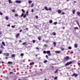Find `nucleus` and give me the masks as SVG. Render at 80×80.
Instances as JSON below:
<instances>
[{
  "instance_id": "f257e3e1",
  "label": "nucleus",
  "mask_w": 80,
  "mask_h": 80,
  "mask_svg": "<svg viewBox=\"0 0 80 80\" xmlns=\"http://www.w3.org/2000/svg\"><path fill=\"white\" fill-rule=\"evenodd\" d=\"M47 53L48 54L49 56H51L52 55V54L50 53V51H47Z\"/></svg>"
},
{
  "instance_id": "f03ea898",
  "label": "nucleus",
  "mask_w": 80,
  "mask_h": 80,
  "mask_svg": "<svg viewBox=\"0 0 80 80\" xmlns=\"http://www.w3.org/2000/svg\"><path fill=\"white\" fill-rule=\"evenodd\" d=\"M3 55H5V57H8L10 55V54L9 53H3Z\"/></svg>"
},
{
  "instance_id": "7ed1b4c3",
  "label": "nucleus",
  "mask_w": 80,
  "mask_h": 80,
  "mask_svg": "<svg viewBox=\"0 0 80 80\" xmlns=\"http://www.w3.org/2000/svg\"><path fill=\"white\" fill-rule=\"evenodd\" d=\"M15 2L17 3H22V1H21L16 0L15 1Z\"/></svg>"
},
{
  "instance_id": "20e7f679",
  "label": "nucleus",
  "mask_w": 80,
  "mask_h": 80,
  "mask_svg": "<svg viewBox=\"0 0 80 80\" xmlns=\"http://www.w3.org/2000/svg\"><path fill=\"white\" fill-rule=\"evenodd\" d=\"M78 76V74H76L75 73H73L72 75V77H77Z\"/></svg>"
},
{
  "instance_id": "39448f33",
  "label": "nucleus",
  "mask_w": 80,
  "mask_h": 80,
  "mask_svg": "<svg viewBox=\"0 0 80 80\" xmlns=\"http://www.w3.org/2000/svg\"><path fill=\"white\" fill-rule=\"evenodd\" d=\"M72 63V62H67L65 64V66H68V65H70V64H71Z\"/></svg>"
},
{
  "instance_id": "423d86ee",
  "label": "nucleus",
  "mask_w": 80,
  "mask_h": 80,
  "mask_svg": "<svg viewBox=\"0 0 80 80\" xmlns=\"http://www.w3.org/2000/svg\"><path fill=\"white\" fill-rule=\"evenodd\" d=\"M69 58V57L67 56L65 58L64 60H66V61H67L68 60V59Z\"/></svg>"
},
{
  "instance_id": "0eeeda50",
  "label": "nucleus",
  "mask_w": 80,
  "mask_h": 80,
  "mask_svg": "<svg viewBox=\"0 0 80 80\" xmlns=\"http://www.w3.org/2000/svg\"><path fill=\"white\" fill-rule=\"evenodd\" d=\"M55 53H60V51H57L55 52Z\"/></svg>"
},
{
  "instance_id": "6e6552de",
  "label": "nucleus",
  "mask_w": 80,
  "mask_h": 80,
  "mask_svg": "<svg viewBox=\"0 0 80 80\" xmlns=\"http://www.w3.org/2000/svg\"><path fill=\"white\" fill-rule=\"evenodd\" d=\"M74 47H75V48H77V47H78V45H77V44H75L74 45Z\"/></svg>"
},
{
  "instance_id": "1a4fd4ad",
  "label": "nucleus",
  "mask_w": 80,
  "mask_h": 80,
  "mask_svg": "<svg viewBox=\"0 0 80 80\" xmlns=\"http://www.w3.org/2000/svg\"><path fill=\"white\" fill-rule=\"evenodd\" d=\"M58 13H62V10H58Z\"/></svg>"
},
{
  "instance_id": "9d476101",
  "label": "nucleus",
  "mask_w": 80,
  "mask_h": 80,
  "mask_svg": "<svg viewBox=\"0 0 80 80\" xmlns=\"http://www.w3.org/2000/svg\"><path fill=\"white\" fill-rule=\"evenodd\" d=\"M20 36V34L18 33L16 34V38H18V37Z\"/></svg>"
},
{
  "instance_id": "9b49d317",
  "label": "nucleus",
  "mask_w": 80,
  "mask_h": 80,
  "mask_svg": "<svg viewBox=\"0 0 80 80\" xmlns=\"http://www.w3.org/2000/svg\"><path fill=\"white\" fill-rule=\"evenodd\" d=\"M77 15L78 16H80V12H77Z\"/></svg>"
},
{
  "instance_id": "f8f14e48",
  "label": "nucleus",
  "mask_w": 80,
  "mask_h": 80,
  "mask_svg": "<svg viewBox=\"0 0 80 80\" xmlns=\"http://www.w3.org/2000/svg\"><path fill=\"white\" fill-rule=\"evenodd\" d=\"M28 2L29 4H31V3H32V1H31V0H29L28 1Z\"/></svg>"
},
{
  "instance_id": "ddd939ff",
  "label": "nucleus",
  "mask_w": 80,
  "mask_h": 80,
  "mask_svg": "<svg viewBox=\"0 0 80 80\" xmlns=\"http://www.w3.org/2000/svg\"><path fill=\"white\" fill-rule=\"evenodd\" d=\"M44 9L46 10H47V11H48V8L47 7H44Z\"/></svg>"
},
{
  "instance_id": "4468645a",
  "label": "nucleus",
  "mask_w": 80,
  "mask_h": 80,
  "mask_svg": "<svg viewBox=\"0 0 80 80\" xmlns=\"http://www.w3.org/2000/svg\"><path fill=\"white\" fill-rule=\"evenodd\" d=\"M34 63L35 62H30L29 65H33Z\"/></svg>"
},
{
  "instance_id": "2eb2a0df",
  "label": "nucleus",
  "mask_w": 80,
  "mask_h": 80,
  "mask_svg": "<svg viewBox=\"0 0 80 80\" xmlns=\"http://www.w3.org/2000/svg\"><path fill=\"white\" fill-rule=\"evenodd\" d=\"M58 69H57L55 72V73H58Z\"/></svg>"
},
{
  "instance_id": "dca6fc26",
  "label": "nucleus",
  "mask_w": 80,
  "mask_h": 80,
  "mask_svg": "<svg viewBox=\"0 0 80 80\" xmlns=\"http://www.w3.org/2000/svg\"><path fill=\"white\" fill-rule=\"evenodd\" d=\"M12 63H13V62L10 61H9L8 62V64H12Z\"/></svg>"
},
{
  "instance_id": "f3484780",
  "label": "nucleus",
  "mask_w": 80,
  "mask_h": 80,
  "mask_svg": "<svg viewBox=\"0 0 80 80\" xmlns=\"http://www.w3.org/2000/svg\"><path fill=\"white\" fill-rule=\"evenodd\" d=\"M53 45H54V47L56 46V42H54L53 43Z\"/></svg>"
},
{
  "instance_id": "a211bd4d",
  "label": "nucleus",
  "mask_w": 80,
  "mask_h": 80,
  "mask_svg": "<svg viewBox=\"0 0 80 80\" xmlns=\"http://www.w3.org/2000/svg\"><path fill=\"white\" fill-rule=\"evenodd\" d=\"M11 57H12V58H14V57H15V54H12V55Z\"/></svg>"
},
{
  "instance_id": "6ab92c4d",
  "label": "nucleus",
  "mask_w": 80,
  "mask_h": 80,
  "mask_svg": "<svg viewBox=\"0 0 80 80\" xmlns=\"http://www.w3.org/2000/svg\"><path fill=\"white\" fill-rule=\"evenodd\" d=\"M49 22L50 23H53V21H52V20H51L49 21Z\"/></svg>"
},
{
  "instance_id": "aec40b11",
  "label": "nucleus",
  "mask_w": 80,
  "mask_h": 80,
  "mask_svg": "<svg viewBox=\"0 0 80 80\" xmlns=\"http://www.w3.org/2000/svg\"><path fill=\"white\" fill-rule=\"evenodd\" d=\"M15 16L16 17H18V14H15Z\"/></svg>"
},
{
  "instance_id": "412c9836",
  "label": "nucleus",
  "mask_w": 80,
  "mask_h": 80,
  "mask_svg": "<svg viewBox=\"0 0 80 80\" xmlns=\"http://www.w3.org/2000/svg\"><path fill=\"white\" fill-rule=\"evenodd\" d=\"M5 18L7 20H8V17L6 16Z\"/></svg>"
},
{
  "instance_id": "4be33fe9",
  "label": "nucleus",
  "mask_w": 80,
  "mask_h": 80,
  "mask_svg": "<svg viewBox=\"0 0 80 80\" xmlns=\"http://www.w3.org/2000/svg\"><path fill=\"white\" fill-rule=\"evenodd\" d=\"M73 14H75V10H74L72 11Z\"/></svg>"
},
{
  "instance_id": "5701e85b",
  "label": "nucleus",
  "mask_w": 80,
  "mask_h": 80,
  "mask_svg": "<svg viewBox=\"0 0 80 80\" xmlns=\"http://www.w3.org/2000/svg\"><path fill=\"white\" fill-rule=\"evenodd\" d=\"M43 53H44V54H46V53H47V51H43Z\"/></svg>"
},
{
  "instance_id": "b1692460",
  "label": "nucleus",
  "mask_w": 80,
  "mask_h": 80,
  "mask_svg": "<svg viewBox=\"0 0 80 80\" xmlns=\"http://www.w3.org/2000/svg\"><path fill=\"white\" fill-rule=\"evenodd\" d=\"M72 48V47L70 46H69L68 47V49H69V50H71Z\"/></svg>"
},
{
  "instance_id": "393cba45",
  "label": "nucleus",
  "mask_w": 80,
  "mask_h": 80,
  "mask_svg": "<svg viewBox=\"0 0 80 80\" xmlns=\"http://www.w3.org/2000/svg\"><path fill=\"white\" fill-rule=\"evenodd\" d=\"M2 44L4 46H5V42H2Z\"/></svg>"
},
{
  "instance_id": "a878e982",
  "label": "nucleus",
  "mask_w": 80,
  "mask_h": 80,
  "mask_svg": "<svg viewBox=\"0 0 80 80\" xmlns=\"http://www.w3.org/2000/svg\"><path fill=\"white\" fill-rule=\"evenodd\" d=\"M44 63H46L47 62V60H45L44 61Z\"/></svg>"
},
{
  "instance_id": "bb28decb",
  "label": "nucleus",
  "mask_w": 80,
  "mask_h": 80,
  "mask_svg": "<svg viewBox=\"0 0 80 80\" xmlns=\"http://www.w3.org/2000/svg\"><path fill=\"white\" fill-rule=\"evenodd\" d=\"M24 15V13H22L21 16V17H23Z\"/></svg>"
},
{
  "instance_id": "cd10ccee",
  "label": "nucleus",
  "mask_w": 80,
  "mask_h": 80,
  "mask_svg": "<svg viewBox=\"0 0 80 80\" xmlns=\"http://www.w3.org/2000/svg\"><path fill=\"white\" fill-rule=\"evenodd\" d=\"M52 35H56V33L55 32H53L52 33Z\"/></svg>"
},
{
  "instance_id": "c85d7f7f",
  "label": "nucleus",
  "mask_w": 80,
  "mask_h": 80,
  "mask_svg": "<svg viewBox=\"0 0 80 80\" xmlns=\"http://www.w3.org/2000/svg\"><path fill=\"white\" fill-rule=\"evenodd\" d=\"M34 5V4H33V3H32L31 4V7H33Z\"/></svg>"
},
{
  "instance_id": "c756f323",
  "label": "nucleus",
  "mask_w": 80,
  "mask_h": 80,
  "mask_svg": "<svg viewBox=\"0 0 80 80\" xmlns=\"http://www.w3.org/2000/svg\"><path fill=\"white\" fill-rule=\"evenodd\" d=\"M48 10H49V11H52V8H49Z\"/></svg>"
},
{
  "instance_id": "7c9ffc66",
  "label": "nucleus",
  "mask_w": 80,
  "mask_h": 80,
  "mask_svg": "<svg viewBox=\"0 0 80 80\" xmlns=\"http://www.w3.org/2000/svg\"><path fill=\"white\" fill-rule=\"evenodd\" d=\"M26 43H27V42H23V43H22V45H25V44H26Z\"/></svg>"
},
{
  "instance_id": "2f4dec72",
  "label": "nucleus",
  "mask_w": 80,
  "mask_h": 80,
  "mask_svg": "<svg viewBox=\"0 0 80 80\" xmlns=\"http://www.w3.org/2000/svg\"><path fill=\"white\" fill-rule=\"evenodd\" d=\"M9 3H12V2H11V0H9Z\"/></svg>"
},
{
  "instance_id": "473e14b6",
  "label": "nucleus",
  "mask_w": 80,
  "mask_h": 80,
  "mask_svg": "<svg viewBox=\"0 0 80 80\" xmlns=\"http://www.w3.org/2000/svg\"><path fill=\"white\" fill-rule=\"evenodd\" d=\"M26 14H25L23 17L24 18H25V17H26Z\"/></svg>"
},
{
  "instance_id": "72a5a7b5",
  "label": "nucleus",
  "mask_w": 80,
  "mask_h": 80,
  "mask_svg": "<svg viewBox=\"0 0 80 80\" xmlns=\"http://www.w3.org/2000/svg\"><path fill=\"white\" fill-rule=\"evenodd\" d=\"M38 39L39 40H41V38L40 37H38Z\"/></svg>"
},
{
  "instance_id": "f704fd0d",
  "label": "nucleus",
  "mask_w": 80,
  "mask_h": 80,
  "mask_svg": "<svg viewBox=\"0 0 80 80\" xmlns=\"http://www.w3.org/2000/svg\"><path fill=\"white\" fill-rule=\"evenodd\" d=\"M54 80H57V77H55L54 78Z\"/></svg>"
},
{
  "instance_id": "c9c22d12",
  "label": "nucleus",
  "mask_w": 80,
  "mask_h": 80,
  "mask_svg": "<svg viewBox=\"0 0 80 80\" xmlns=\"http://www.w3.org/2000/svg\"><path fill=\"white\" fill-rule=\"evenodd\" d=\"M23 55H24L23 54V53H21L20 54V56H21L22 57L23 56Z\"/></svg>"
},
{
  "instance_id": "e433bc0d",
  "label": "nucleus",
  "mask_w": 80,
  "mask_h": 80,
  "mask_svg": "<svg viewBox=\"0 0 80 80\" xmlns=\"http://www.w3.org/2000/svg\"><path fill=\"white\" fill-rule=\"evenodd\" d=\"M22 11L23 13H25V11H24V10H23V9H22Z\"/></svg>"
},
{
  "instance_id": "4c0bfd02",
  "label": "nucleus",
  "mask_w": 80,
  "mask_h": 80,
  "mask_svg": "<svg viewBox=\"0 0 80 80\" xmlns=\"http://www.w3.org/2000/svg\"><path fill=\"white\" fill-rule=\"evenodd\" d=\"M0 15H3V13L1 12H0Z\"/></svg>"
},
{
  "instance_id": "58836bf2",
  "label": "nucleus",
  "mask_w": 80,
  "mask_h": 80,
  "mask_svg": "<svg viewBox=\"0 0 80 80\" xmlns=\"http://www.w3.org/2000/svg\"><path fill=\"white\" fill-rule=\"evenodd\" d=\"M12 11L13 12H15V10L14 9H12Z\"/></svg>"
},
{
  "instance_id": "ea45409f",
  "label": "nucleus",
  "mask_w": 80,
  "mask_h": 80,
  "mask_svg": "<svg viewBox=\"0 0 80 80\" xmlns=\"http://www.w3.org/2000/svg\"><path fill=\"white\" fill-rule=\"evenodd\" d=\"M36 18H37V19H38V16H36Z\"/></svg>"
},
{
  "instance_id": "a19ab883",
  "label": "nucleus",
  "mask_w": 80,
  "mask_h": 80,
  "mask_svg": "<svg viewBox=\"0 0 80 80\" xmlns=\"http://www.w3.org/2000/svg\"><path fill=\"white\" fill-rule=\"evenodd\" d=\"M57 23V22H54L53 23L54 25H56Z\"/></svg>"
},
{
  "instance_id": "79ce46f5",
  "label": "nucleus",
  "mask_w": 80,
  "mask_h": 80,
  "mask_svg": "<svg viewBox=\"0 0 80 80\" xmlns=\"http://www.w3.org/2000/svg\"><path fill=\"white\" fill-rule=\"evenodd\" d=\"M65 14V12H62L61 13V15H64Z\"/></svg>"
},
{
  "instance_id": "37998d69",
  "label": "nucleus",
  "mask_w": 80,
  "mask_h": 80,
  "mask_svg": "<svg viewBox=\"0 0 80 80\" xmlns=\"http://www.w3.org/2000/svg\"><path fill=\"white\" fill-rule=\"evenodd\" d=\"M2 51L0 50V54H2Z\"/></svg>"
},
{
  "instance_id": "c03bdc74",
  "label": "nucleus",
  "mask_w": 80,
  "mask_h": 80,
  "mask_svg": "<svg viewBox=\"0 0 80 80\" xmlns=\"http://www.w3.org/2000/svg\"><path fill=\"white\" fill-rule=\"evenodd\" d=\"M1 48H3V45L1 46Z\"/></svg>"
},
{
  "instance_id": "a18cd8bd",
  "label": "nucleus",
  "mask_w": 80,
  "mask_h": 80,
  "mask_svg": "<svg viewBox=\"0 0 80 80\" xmlns=\"http://www.w3.org/2000/svg\"><path fill=\"white\" fill-rule=\"evenodd\" d=\"M32 42H33V43H35V40H33Z\"/></svg>"
},
{
  "instance_id": "49530a36",
  "label": "nucleus",
  "mask_w": 80,
  "mask_h": 80,
  "mask_svg": "<svg viewBox=\"0 0 80 80\" xmlns=\"http://www.w3.org/2000/svg\"><path fill=\"white\" fill-rule=\"evenodd\" d=\"M61 50H64V48H61Z\"/></svg>"
},
{
  "instance_id": "de8ad7c7",
  "label": "nucleus",
  "mask_w": 80,
  "mask_h": 80,
  "mask_svg": "<svg viewBox=\"0 0 80 80\" xmlns=\"http://www.w3.org/2000/svg\"><path fill=\"white\" fill-rule=\"evenodd\" d=\"M31 12H32V13L33 12H34L33 9H32V10H31Z\"/></svg>"
},
{
  "instance_id": "09e8293b",
  "label": "nucleus",
  "mask_w": 80,
  "mask_h": 80,
  "mask_svg": "<svg viewBox=\"0 0 80 80\" xmlns=\"http://www.w3.org/2000/svg\"><path fill=\"white\" fill-rule=\"evenodd\" d=\"M78 27H75V29H78Z\"/></svg>"
},
{
  "instance_id": "8fccbe9b",
  "label": "nucleus",
  "mask_w": 80,
  "mask_h": 80,
  "mask_svg": "<svg viewBox=\"0 0 80 80\" xmlns=\"http://www.w3.org/2000/svg\"><path fill=\"white\" fill-rule=\"evenodd\" d=\"M36 48L37 50H39V48H38L36 47Z\"/></svg>"
},
{
  "instance_id": "3c124183",
  "label": "nucleus",
  "mask_w": 80,
  "mask_h": 80,
  "mask_svg": "<svg viewBox=\"0 0 80 80\" xmlns=\"http://www.w3.org/2000/svg\"><path fill=\"white\" fill-rule=\"evenodd\" d=\"M46 58H48V55H46Z\"/></svg>"
},
{
  "instance_id": "603ef678",
  "label": "nucleus",
  "mask_w": 80,
  "mask_h": 80,
  "mask_svg": "<svg viewBox=\"0 0 80 80\" xmlns=\"http://www.w3.org/2000/svg\"><path fill=\"white\" fill-rule=\"evenodd\" d=\"M11 27L12 28H14L15 27V26L12 25V26Z\"/></svg>"
},
{
  "instance_id": "864d4df0",
  "label": "nucleus",
  "mask_w": 80,
  "mask_h": 80,
  "mask_svg": "<svg viewBox=\"0 0 80 80\" xmlns=\"http://www.w3.org/2000/svg\"><path fill=\"white\" fill-rule=\"evenodd\" d=\"M28 30V28H26L25 29L26 30Z\"/></svg>"
},
{
  "instance_id": "5fc2aeb1",
  "label": "nucleus",
  "mask_w": 80,
  "mask_h": 80,
  "mask_svg": "<svg viewBox=\"0 0 80 80\" xmlns=\"http://www.w3.org/2000/svg\"><path fill=\"white\" fill-rule=\"evenodd\" d=\"M78 65L79 66V67H80V63H78Z\"/></svg>"
},
{
  "instance_id": "6e6d98bb",
  "label": "nucleus",
  "mask_w": 80,
  "mask_h": 80,
  "mask_svg": "<svg viewBox=\"0 0 80 80\" xmlns=\"http://www.w3.org/2000/svg\"><path fill=\"white\" fill-rule=\"evenodd\" d=\"M5 58V59H6L7 60V59H8V57H6Z\"/></svg>"
},
{
  "instance_id": "4d7b16f0",
  "label": "nucleus",
  "mask_w": 80,
  "mask_h": 80,
  "mask_svg": "<svg viewBox=\"0 0 80 80\" xmlns=\"http://www.w3.org/2000/svg\"><path fill=\"white\" fill-rule=\"evenodd\" d=\"M12 72H9V74H12Z\"/></svg>"
},
{
  "instance_id": "13d9d810",
  "label": "nucleus",
  "mask_w": 80,
  "mask_h": 80,
  "mask_svg": "<svg viewBox=\"0 0 80 80\" xmlns=\"http://www.w3.org/2000/svg\"><path fill=\"white\" fill-rule=\"evenodd\" d=\"M8 27H10V24H8Z\"/></svg>"
},
{
  "instance_id": "bf43d9fd",
  "label": "nucleus",
  "mask_w": 80,
  "mask_h": 80,
  "mask_svg": "<svg viewBox=\"0 0 80 80\" xmlns=\"http://www.w3.org/2000/svg\"><path fill=\"white\" fill-rule=\"evenodd\" d=\"M22 30H20L19 31V32H22Z\"/></svg>"
},
{
  "instance_id": "052dcab7",
  "label": "nucleus",
  "mask_w": 80,
  "mask_h": 80,
  "mask_svg": "<svg viewBox=\"0 0 80 80\" xmlns=\"http://www.w3.org/2000/svg\"><path fill=\"white\" fill-rule=\"evenodd\" d=\"M21 42H22V40H20L19 41V43H21Z\"/></svg>"
},
{
  "instance_id": "680f3d73",
  "label": "nucleus",
  "mask_w": 80,
  "mask_h": 80,
  "mask_svg": "<svg viewBox=\"0 0 80 80\" xmlns=\"http://www.w3.org/2000/svg\"><path fill=\"white\" fill-rule=\"evenodd\" d=\"M70 53H73V52H71Z\"/></svg>"
},
{
  "instance_id": "e2e57ef3",
  "label": "nucleus",
  "mask_w": 80,
  "mask_h": 80,
  "mask_svg": "<svg viewBox=\"0 0 80 80\" xmlns=\"http://www.w3.org/2000/svg\"><path fill=\"white\" fill-rule=\"evenodd\" d=\"M62 28L64 30V29H65V27H62Z\"/></svg>"
},
{
  "instance_id": "0e129e2a",
  "label": "nucleus",
  "mask_w": 80,
  "mask_h": 80,
  "mask_svg": "<svg viewBox=\"0 0 80 80\" xmlns=\"http://www.w3.org/2000/svg\"><path fill=\"white\" fill-rule=\"evenodd\" d=\"M26 13H27V14H28V12L27 11V12H26Z\"/></svg>"
},
{
  "instance_id": "69168bd1",
  "label": "nucleus",
  "mask_w": 80,
  "mask_h": 80,
  "mask_svg": "<svg viewBox=\"0 0 80 80\" xmlns=\"http://www.w3.org/2000/svg\"><path fill=\"white\" fill-rule=\"evenodd\" d=\"M43 42H45V39H43Z\"/></svg>"
},
{
  "instance_id": "338daca9",
  "label": "nucleus",
  "mask_w": 80,
  "mask_h": 80,
  "mask_svg": "<svg viewBox=\"0 0 80 80\" xmlns=\"http://www.w3.org/2000/svg\"><path fill=\"white\" fill-rule=\"evenodd\" d=\"M0 35H2V32H0Z\"/></svg>"
},
{
  "instance_id": "774afa93",
  "label": "nucleus",
  "mask_w": 80,
  "mask_h": 80,
  "mask_svg": "<svg viewBox=\"0 0 80 80\" xmlns=\"http://www.w3.org/2000/svg\"><path fill=\"white\" fill-rule=\"evenodd\" d=\"M46 42H48V41H45Z\"/></svg>"
}]
</instances>
